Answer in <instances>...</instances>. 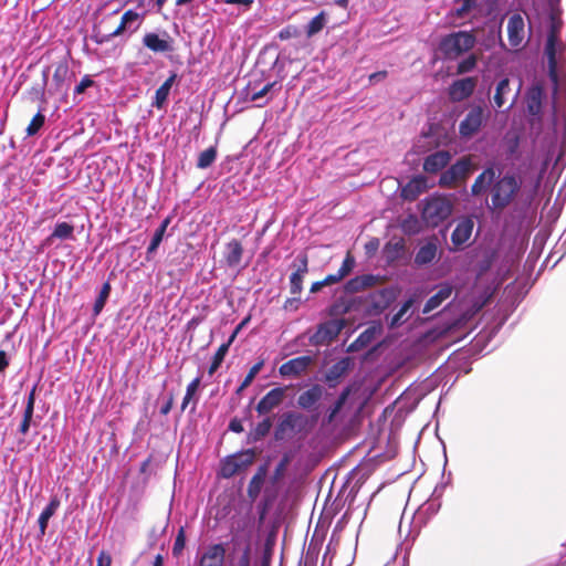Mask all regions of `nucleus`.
Masks as SVG:
<instances>
[{
  "label": "nucleus",
  "instance_id": "f257e3e1",
  "mask_svg": "<svg viewBox=\"0 0 566 566\" xmlns=\"http://www.w3.org/2000/svg\"><path fill=\"white\" fill-rule=\"evenodd\" d=\"M522 187V181L514 174H505L494 179L490 188L491 205L489 209L494 212H502L511 206Z\"/></svg>",
  "mask_w": 566,
  "mask_h": 566
},
{
  "label": "nucleus",
  "instance_id": "f03ea898",
  "mask_svg": "<svg viewBox=\"0 0 566 566\" xmlns=\"http://www.w3.org/2000/svg\"><path fill=\"white\" fill-rule=\"evenodd\" d=\"M421 220L428 228H437L453 212L452 200L444 195H431L420 202Z\"/></svg>",
  "mask_w": 566,
  "mask_h": 566
},
{
  "label": "nucleus",
  "instance_id": "7ed1b4c3",
  "mask_svg": "<svg viewBox=\"0 0 566 566\" xmlns=\"http://www.w3.org/2000/svg\"><path fill=\"white\" fill-rule=\"evenodd\" d=\"M317 421V417L308 416L297 411L284 412L274 429V439L283 441L296 433L308 432Z\"/></svg>",
  "mask_w": 566,
  "mask_h": 566
},
{
  "label": "nucleus",
  "instance_id": "20e7f679",
  "mask_svg": "<svg viewBox=\"0 0 566 566\" xmlns=\"http://www.w3.org/2000/svg\"><path fill=\"white\" fill-rule=\"evenodd\" d=\"M476 43L473 31H457L441 38L439 51L444 60L454 61L470 52Z\"/></svg>",
  "mask_w": 566,
  "mask_h": 566
},
{
  "label": "nucleus",
  "instance_id": "39448f33",
  "mask_svg": "<svg viewBox=\"0 0 566 566\" xmlns=\"http://www.w3.org/2000/svg\"><path fill=\"white\" fill-rule=\"evenodd\" d=\"M256 457L254 449H247L234 454L226 457L220 464L219 475L223 479H230L233 475L245 471L253 464Z\"/></svg>",
  "mask_w": 566,
  "mask_h": 566
},
{
  "label": "nucleus",
  "instance_id": "423d86ee",
  "mask_svg": "<svg viewBox=\"0 0 566 566\" xmlns=\"http://www.w3.org/2000/svg\"><path fill=\"white\" fill-rule=\"evenodd\" d=\"M472 163L470 157H462L444 170L439 178V186L452 188L458 181L465 180L471 171Z\"/></svg>",
  "mask_w": 566,
  "mask_h": 566
},
{
  "label": "nucleus",
  "instance_id": "0eeeda50",
  "mask_svg": "<svg viewBox=\"0 0 566 566\" xmlns=\"http://www.w3.org/2000/svg\"><path fill=\"white\" fill-rule=\"evenodd\" d=\"M545 97V91L539 84L531 86L526 92V109L531 116L530 124L532 126L541 125L543 122V103Z\"/></svg>",
  "mask_w": 566,
  "mask_h": 566
},
{
  "label": "nucleus",
  "instance_id": "6e6552de",
  "mask_svg": "<svg viewBox=\"0 0 566 566\" xmlns=\"http://www.w3.org/2000/svg\"><path fill=\"white\" fill-rule=\"evenodd\" d=\"M344 327L345 319H332L322 323L311 337V343L314 345L328 344L339 335Z\"/></svg>",
  "mask_w": 566,
  "mask_h": 566
},
{
  "label": "nucleus",
  "instance_id": "1a4fd4ad",
  "mask_svg": "<svg viewBox=\"0 0 566 566\" xmlns=\"http://www.w3.org/2000/svg\"><path fill=\"white\" fill-rule=\"evenodd\" d=\"M484 108L480 105L473 106L459 125V133L464 138L475 135L484 122Z\"/></svg>",
  "mask_w": 566,
  "mask_h": 566
},
{
  "label": "nucleus",
  "instance_id": "9d476101",
  "mask_svg": "<svg viewBox=\"0 0 566 566\" xmlns=\"http://www.w3.org/2000/svg\"><path fill=\"white\" fill-rule=\"evenodd\" d=\"M478 85V77L468 76L457 80L448 87V96L451 102L459 103L469 98Z\"/></svg>",
  "mask_w": 566,
  "mask_h": 566
},
{
  "label": "nucleus",
  "instance_id": "9b49d317",
  "mask_svg": "<svg viewBox=\"0 0 566 566\" xmlns=\"http://www.w3.org/2000/svg\"><path fill=\"white\" fill-rule=\"evenodd\" d=\"M557 43L558 33L555 27H552L546 39L544 53L547 59L548 76L553 82H557Z\"/></svg>",
  "mask_w": 566,
  "mask_h": 566
},
{
  "label": "nucleus",
  "instance_id": "f8f14e48",
  "mask_svg": "<svg viewBox=\"0 0 566 566\" xmlns=\"http://www.w3.org/2000/svg\"><path fill=\"white\" fill-rule=\"evenodd\" d=\"M295 271L290 276V292L292 295H300L303 291V280L308 272V256L306 253H301L296 258V263L293 264Z\"/></svg>",
  "mask_w": 566,
  "mask_h": 566
},
{
  "label": "nucleus",
  "instance_id": "ddd939ff",
  "mask_svg": "<svg viewBox=\"0 0 566 566\" xmlns=\"http://www.w3.org/2000/svg\"><path fill=\"white\" fill-rule=\"evenodd\" d=\"M507 39L512 48L517 49L525 38V23L521 13H513L507 21Z\"/></svg>",
  "mask_w": 566,
  "mask_h": 566
},
{
  "label": "nucleus",
  "instance_id": "4468645a",
  "mask_svg": "<svg viewBox=\"0 0 566 566\" xmlns=\"http://www.w3.org/2000/svg\"><path fill=\"white\" fill-rule=\"evenodd\" d=\"M286 387H275L271 389L258 402L255 410L260 416L270 413L273 409L277 408L284 400Z\"/></svg>",
  "mask_w": 566,
  "mask_h": 566
},
{
  "label": "nucleus",
  "instance_id": "2eb2a0df",
  "mask_svg": "<svg viewBox=\"0 0 566 566\" xmlns=\"http://www.w3.org/2000/svg\"><path fill=\"white\" fill-rule=\"evenodd\" d=\"M226 553L227 551L222 543L209 545L200 556L198 566H223Z\"/></svg>",
  "mask_w": 566,
  "mask_h": 566
},
{
  "label": "nucleus",
  "instance_id": "dca6fc26",
  "mask_svg": "<svg viewBox=\"0 0 566 566\" xmlns=\"http://www.w3.org/2000/svg\"><path fill=\"white\" fill-rule=\"evenodd\" d=\"M312 363L313 358L311 356H298L282 364L279 373L283 377H296L305 373Z\"/></svg>",
  "mask_w": 566,
  "mask_h": 566
},
{
  "label": "nucleus",
  "instance_id": "f3484780",
  "mask_svg": "<svg viewBox=\"0 0 566 566\" xmlns=\"http://www.w3.org/2000/svg\"><path fill=\"white\" fill-rule=\"evenodd\" d=\"M451 160V154L448 150H438L423 160L422 168L428 174H437L446 168Z\"/></svg>",
  "mask_w": 566,
  "mask_h": 566
},
{
  "label": "nucleus",
  "instance_id": "a211bd4d",
  "mask_svg": "<svg viewBox=\"0 0 566 566\" xmlns=\"http://www.w3.org/2000/svg\"><path fill=\"white\" fill-rule=\"evenodd\" d=\"M473 220L471 218H462L459 220L455 229L451 234V242L455 248H460L465 244L471 238L473 231Z\"/></svg>",
  "mask_w": 566,
  "mask_h": 566
},
{
  "label": "nucleus",
  "instance_id": "6ab92c4d",
  "mask_svg": "<svg viewBox=\"0 0 566 566\" xmlns=\"http://www.w3.org/2000/svg\"><path fill=\"white\" fill-rule=\"evenodd\" d=\"M144 45L155 53H166L174 51L171 40L161 39L157 33L149 32L143 38Z\"/></svg>",
  "mask_w": 566,
  "mask_h": 566
},
{
  "label": "nucleus",
  "instance_id": "aec40b11",
  "mask_svg": "<svg viewBox=\"0 0 566 566\" xmlns=\"http://www.w3.org/2000/svg\"><path fill=\"white\" fill-rule=\"evenodd\" d=\"M355 258L348 251L337 273L326 275L323 281L326 286L336 284L346 277L355 268Z\"/></svg>",
  "mask_w": 566,
  "mask_h": 566
},
{
  "label": "nucleus",
  "instance_id": "412c9836",
  "mask_svg": "<svg viewBox=\"0 0 566 566\" xmlns=\"http://www.w3.org/2000/svg\"><path fill=\"white\" fill-rule=\"evenodd\" d=\"M324 388L321 385H313L303 391L297 398V405L305 410L314 407L323 397Z\"/></svg>",
  "mask_w": 566,
  "mask_h": 566
},
{
  "label": "nucleus",
  "instance_id": "4be33fe9",
  "mask_svg": "<svg viewBox=\"0 0 566 566\" xmlns=\"http://www.w3.org/2000/svg\"><path fill=\"white\" fill-rule=\"evenodd\" d=\"M495 179V170L493 167L485 168L474 180L471 186V193L473 196H479L490 189L492 182Z\"/></svg>",
  "mask_w": 566,
  "mask_h": 566
},
{
  "label": "nucleus",
  "instance_id": "5701e85b",
  "mask_svg": "<svg viewBox=\"0 0 566 566\" xmlns=\"http://www.w3.org/2000/svg\"><path fill=\"white\" fill-rule=\"evenodd\" d=\"M377 283V277L373 274H363L348 280L345 283V292L357 293L366 289L373 287Z\"/></svg>",
  "mask_w": 566,
  "mask_h": 566
},
{
  "label": "nucleus",
  "instance_id": "b1692460",
  "mask_svg": "<svg viewBox=\"0 0 566 566\" xmlns=\"http://www.w3.org/2000/svg\"><path fill=\"white\" fill-rule=\"evenodd\" d=\"M426 190V177L417 176L412 178L401 189V197L405 200L413 201Z\"/></svg>",
  "mask_w": 566,
  "mask_h": 566
},
{
  "label": "nucleus",
  "instance_id": "393cba45",
  "mask_svg": "<svg viewBox=\"0 0 566 566\" xmlns=\"http://www.w3.org/2000/svg\"><path fill=\"white\" fill-rule=\"evenodd\" d=\"M438 252L437 238L430 239L426 244L421 245L415 255V263L417 265H426L431 263Z\"/></svg>",
  "mask_w": 566,
  "mask_h": 566
},
{
  "label": "nucleus",
  "instance_id": "a878e982",
  "mask_svg": "<svg viewBox=\"0 0 566 566\" xmlns=\"http://www.w3.org/2000/svg\"><path fill=\"white\" fill-rule=\"evenodd\" d=\"M266 475L268 467L266 464H263L258 468L255 474L251 478L247 493L252 501H254L260 495Z\"/></svg>",
  "mask_w": 566,
  "mask_h": 566
},
{
  "label": "nucleus",
  "instance_id": "bb28decb",
  "mask_svg": "<svg viewBox=\"0 0 566 566\" xmlns=\"http://www.w3.org/2000/svg\"><path fill=\"white\" fill-rule=\"evenodd\" d=\"M405 249V240L402 238H394L385 244L382 253L388 263H394L402 256Z\"/></svg>",
  "mask_w": 566,
  "mask_h": 566
},
{
  "label": "nucleus",
  "instance_id": "cd10ccee",
  "mask_svg": "<svg viewBox=\"0 0 566 566\" xmlns=\"http://www.w3.org/2000/svg\"><path fill=\"white\" fill-rule=\"evenodd\" d=\"M452 286L450 284H442L437 293H434L429 300L426 302L423 306V314H429L431 311L439 307L442 302H444L447 298H449L452 294Z\"/></svg>",
  "mask_w": 566,
  "mask_h": 566
},
{
  "label": "nucleus",
  "instance_id": "c85d7f7f",
  "mask_svg": "<svg viewBox=\"0 0 566 566\" xmlns=\"http://www.w3.org/2000/svg\"><path fill=\"white\" fill-rule=\"evenodd\" d=\"M70 76V67L66 61H60L55 64L52 77L54 91L62 93L66 91V81Z\"/></svg>",
  "mask_w": 566,
  "mask_h": 566
},
{
  "label": "nucleus",
  "instance_id": "c756f323",
  "mask_svg": "<svg viewBox=\"0 0 566 566\" xmlns=\"http://www.w3.org/2000/svg\"><path fill=\"white\" fill-rule=\"evenodd\" d=\"M243 247L237 239H232L226 245L224 261L228 266L235 268L241 263Z\"/></svg>",
  "mask_w": 566,
  "mask_h": 566
},
{
  "label": "nucleus",
  "instance_id": "7c9ffc66",
  "mask_svg": "<svg viewBox=\"0 0 566 566\" xmlns=\"http://www.w3.org/2000/svg\"><path fill=\"white\" fill-rule=\"evenodd\" d=\"M177 73L172 72L169 77L156 90L153 106L161 109L167 102L169 92L175 81L177 80Z\"/></svg>",
  "mask_w": 566,
  "mask_h": 566
},
{
  "label": "nucleus",
  "instance_id": "2f4dec72",
  "mask_svg": "<svg viewBox=\"0 0 566 566\" xmlns=\"http://www.w3.org/2000/svg\"><path fill=\"white\" fill-rule=\"evenodd\" d=\"M35 391H36V386H33V388L31 389V391L28 395L27 406H25L24 412H23V419L19 427V432L23 436H25L28 433L30 426H31V421H32V417H33V412H34V405H35Z\"/></svg>",
  "mask_w": 566,
  "mask_h": 566
},
{
  "label": "nucleus",
  "instance_id": "473e14b6",
  "mask_svg": "<svg viewBox=\"0 0 566 566\" xmlns=\"http://www.w3.org/2000/svg\"><path fill=\"white\" fill-rule=\"evenodd\" d=\"M505 155L507 159L520 157V136L515 132H507L503 138Z\"/></svg>",
  "mask_w": 566,
  "mask_h": 566
},
{
  "label": "nucleus",
  "instance_id": "72a5a7b5",
  "mask_svg": "<svg viewBox=\"0 0 566 566\" xmlns=\"http://www.w3.org/2000/svg\"><path fill=\"white\" fill-rule=\"evenodd\" d=\"M73 232V224L69 222H57L53 232L44 240L43 244L50 245L55 238L61 240L72 239Z\"/></svg>",
  "mask_w": 566,
  "mask_h": 566
},
{
  "label": "nucleus",
  "instance_id": "f704fd0d",
  "mask_svg": "<svg viewBox=\"0 0 566 566\" xmlns=\"http://www.w3.org/2000/svg\"><path fill=\"white\" fill-rule=\"evenodd\" d=\"M60 506V500L54 496L51 499L50 503L46 505V507L42 511V513L39 516L38 523H39V532L41 535H44L48 528L49 520L54 515L57 507Z\"/></svg>",
  "mask_w": 566,
  "mask_h": 566
},
{
  "label": "nucleus",
  "instance_id": "c9c22d12",
  "mask_svg": "<svg viewBox=\"0 0 566 566\" xmlns=\"http://www.w3.org/2000/svg\"><path fill=\"white\" fill-rule=\"evenodd\" d=\"M511 92L510 80L507 77L502 78L495 87V93L493 96V106L495 108H501L507 101V95Z\"/></svg>",
  "mask_w": 566,
  "mask_h": 566
},
{
  "label": "nucleus",
  "instance_id": "e433bc0d",
  "mask_svg": "<svg viewBox=\"0 0 566 566\" xmlns=\"http://www.w3.org/2000/svg\"><path fill=\"white\" fill-rule=\"evenodd\" d=\"M272 426V419L270 417H265L249 432L248 439L251 442H258L262 440L270 433Z\"/></svg>",
  "mask_w": 566,
  "mask_h": 566
},
{
  "label": "nucleus",
  "instance_id": "4c0bfd02",
  "mask_svg": "<svg viewBox=\"0 0 566 566\" xmlns=\"http://www.w3.org/2000/svg\"><path fill=\"white\" fill-rule=\"evenodd\" d=\"M347 369L348 358L337 361L326 373V381L329 384L331 387L335 386L338 379L347 371Z\"/></svg>",
  "mask_w": 566,
  "mask_h": 566
},
{
  "label": "nucleus",
  "instance_id": "58836bf2",
  "mask_svg": "<svg viewBox=\"0 0 566 566\" xmlns=\"http://www.w3.org/2000/svg\"><path fill=\"white\" fill-rule=\"evenodd\" d=\"M400 229L407 235H416L422 231V223L416 214H408L399 223Z\"/></svg>",
  "mask_w": 566,
  "mask_h": 566
},
{
  "label": "nucleus",
  "instance_id": "ea45409f",
  "mask_svg": "<svg viewBox=\"0 0 566 566\" xmlns=\"http://www.w3.org/2000/svg\"><path fill=\"white\" fill-rule=\"evenodd\" d=\"M139 19H140L139 13H137V12H135L133 10H127L122 15L120 23L118 24V27L109 35L111 36H117L119 34H122L125 30L130 28L132 23L138 21Z\"/></svg>",
  "mask_w": 566,
  "mask_h": 566
},
{
  "label": "nucleus",
  "instance_id": "a19ab883",
  "mask_svg": "<svg viewBox=\"0 0 566 566\" xmlns=\"http://www.w3.org/2000/svg\"><path fill=\"white\" fill-rule=\"evenodd\" d=\"M326 24V17L325 12H319L317 15H315L307 24L306 27V36L312 38L315 34L319 33Z\"/></svg>",
  "mask_w": 566,
  "mask_h": 566
},
{
  "label": "nucleus",
  "instance_id": "79ce46f5",
  "mask_svg": "<svg viewBox=\"0 0 566 566\" xmlns=\"http://www.w3.org/2000/svg\"><path fill=\"white\" fill-rule=\"evenodd\" d=\"M350 391H352L350 388L347 387L340 392V395L338 396L334 406L329 410V413L327 416L328 422H332L335 419V417L337 416V413L342 410V408L344 407V405L346 403V401L350 395Z\"/></svg>",
  "mask_w": 566,
  "mask_h": 566
},
{
  "label": "nucleus",
  "instance_id": "37998d69",
  "mask_svg": "<svg viewBox=\"0 0 566 566\" xmlns=\"http://www.w3.org/2000/svg\"><path fill=\"white\" fill-rule=\"evenodd\" d=\"M217 158V149L209 147L201 151L198 157L197 168L206 169L210 167Z\"/></svg>",
  "mask_w": 566,
  "mask_h": 566
},
{
  "label": "nucleus",
  "instance_id": "c03bdc74",
  "mask_svg": "<svg viewBox=\"0 0 566 566\" xmlns=\"http://www.w3.org/2000/svg\"><path fill=\"white\" fill-rule=\"evenodd\" d=\"M229 350V344H222L213 355L212 361L209 366L208 374L212 376L218 368L221 366L227 353Z\"/></svg>",
  "mask_w": 566,
  "mask_h": 566
},
{
  "label": "nucleus",
  "instance_id": "a18cd8bd",
  "mask_svg": "<svg viewBox=\"0 0 566 566\" xmlns=\"http://www.w3.org/2000/svg\"><path fill=\"white\" fill-rule=\"evenodd\" d=\"M478 64V56L474 53L469 54L465 59H463L461 62L457 65V75H462L465 73L472 72Z\"/></svg>",
  "mask_w": 566,
  "mask_h": 566
},
{
  "label": "nucleus",
  "instance_id": "49530a36",
  "mask_svg": "<svg viewBox=\"0 0 566 566\" xmlns=\"http://www.w3.org/2000/svg\"><path fill=\"white\" fill-rule=\"evenodd\" d=\"M111 293V285L108 282L104 283L102 286V290L95 300L94 306H93V313L95 316H97L102 310L104 308L106 301Z\"/></svg>",
  "mask_w": 566,
  "mask_h": 566
},
{
  "label": "nucleus",
  "instance_id": "de8ad7c7",
  "mask_svg": "<svg viewBox=\"0 0 566 566\" xmlns=\"http://www.w3.org/2000/svg\"><path fill=\"white\" fill-rule=\"evenodd\" d=\"M200 382H201L200 377H196L195 379H192L188 384L187 389H186V395H185V397L182 399V402H181V411L186 410V408L188 407L189 402L192 400V398L197 394V391H198V389L200 387Z\"/></svg>",
  "mask_w": 566,
  "mask_h": 566
},
{
  "label": "nucleus",
  "instance_id": "09e8293b",
  "mask_svg": "<svg viewBox=\"0 0 566 566\" xmlns=\"http://www.w3.org/2000/svg\"><path fill=\"white\" fill-rule=\"evenodd\" d=\"M353 303L350 301H346L344 298H340L336 301L331 307H329V315L331 316H343L346 313H348L352 310Z\"/></svg>",
  "mask_w": 566,
  "mask_h": 566
},
{
  "label": "nucleus",
  "instance_id": "8fccbe9b",
  "mask_svg": "<svg viewBox=\"0 0 566 566\" xmlns=\"http://www.w3.org/2000/svg\"><path fill=\"white\" fill-rule=\"evenodd\" d=\"M44 122H45V116L41 112H38L33 116V118L31 119L30 124L27 127V135L33 136V135L38 134V132L44 125Z\"/></svg>",
  "mask_w": 566,
  "mask_h": 566
},
{
  "label": "nucleus",
  "instance_id": "3c124183",
  "mask_svg": "<svg viewBox=\"0 0 566 566\" xmlns=\"http://www.w3.org/2000/svg\"><path fill=\"white\" fill-rule=\"evenodd\" d=\"M411 305H412V300L406 301L402 304V306L400 307V310L391 317V319L389 322V326L390 327L399 326L403 321V316L410 310Z\"/></svg>",
  "mask_w": 566,
  "mask_h": 566
},
{
  "label": "nucleus",
  "instance_id": "603ef678",
  "mask_svg": "<svg viewBox=\"0 0 566 566\" xmlns=\"http://www.w3.org/2000/svg\"><path fill=\"white\" fill-rule=\"evenodd\" d=\"M231 566H251V546L250 544H247L244 548L242 549L238 560L233 563V560H230Z\"/></svg>",
  "mask_w": 566,
  "mask_h": 566
},
{
  "label": "nucleus",
  "instance_id": "864d4df0",
  "mask_svg": "<svg viewBox=\"0 0 566 566\" xmlns=\"http://www.w3.org/2000/svg\"><path fill=\"white\" fill-rule=\"evenodd\" d=\"M185 545H186L185 531H184V528H180L175 538V543L172 546V555L175 557H178L181 554L182 549L185 548Z\"/></svg>",
  "mask_w": 566,
  "mask_h": 566
},
{
  "label": "nucleus",
  "instance_id": "5fc2aeb1",
  "mask_svg": "<svg viewBox=\"0 0 566 566\" xmlns=\"http://www.w3.org/2000/svg\"><path fill=\"white\" fill-rule=\"evenodd\" d=\"M478 6V0H462V4L454 12L457 18L465 17L472 9Z\"/></svg>",
  "mask_w": 566,
  "mask_h": 566
},
{
  "label": "nucleus",
  "instance_id": "6e6d98bb",
  "mask_svg": "<svg viewBox=\"0 0 566 566\" xmlns=\"http://www.w3.org/2000/svg\"><path fill=\"white\" fill-rule=\"evenodd\" d=\"M300 33L301 32L297 27L290 24V25H286L285 28H283L279 32L277 38L282 41H285V40L298 36Z\"/></svg>",
  "mask_w": 566,
  "mask_h": 566
},
{
  "label": "nucleus",
  "instance_id": "4d7b16f0",
  "mask_svg": "<svg viewBox=\"0 0 566 566\" xmlns=\"http://www.w3.org/2000/svg\"><path fill=\"white\" fill-rule=\"evenodd\" d=\"M264 361L260 360L256 364H254L249 373L247 374L245 378L243 379V386H250L256 375L260 373V370L263 368Z\"/></svg>",
  "mask_w": 566,
  "mask_h": 566
},
{
  "label": "nucleus",
  "instance_id": "13d9d810",
  "mask_svg": "<svg viewBox=\"0 0 566 566\" xmlns=\"http://www.w3.org/2000/svg\"><path fill=\"white\" fill-rule=\"evenodd\" d=\"M291 462V458L289 454H284L281 461L277 463L275 470H274V478L280 479L283 476L287 465Z\"/></svg>",
  "mask_w": 566,
  "mask_h": 566
},
{
  "label": "nucleus",
  "instance_id": "bf43d9fd",
  "mask_svg": "<svg viewBox=\"0 0 566 566\" xmlns=\"http://www.w3.org/2000/svg\"><path fill=\"white\" fill-rule=\"evenodd\" d=\"M94 83L95 82L88 75L83 76L81 82L75 86L74 94H83L86 88L92 87Z\"/></svg>",
  "mask_w": 566,
  "mask_h": 566
},
{
  "label": "nucleus",
  "instance_id": "052dcab7",
  "mask_svg": "<svg viewBox=\"0 0 566 566\" xmlns=\"http://www.w3.org/2000/svg\"><path fill=\"white\" fill-rule=\"evenodd\" d=\"M163 239H164V235L160 232L155 231L154 237H153V239L150 241V244L147 248V254L148 255L154 253L158 249V247L161 243Z\"/></svg>",
  "mask_w": 566,
  "mask_h": 566
},
{
  "label": "nucleus",
  "instance_id": "680f3d73",
  "mask_svg": "<svg viewBox=\"0 0 566 566\" xmlns=\"http://www.w3.org/2000/svg\"><path fill=\"white\" fill-rule=\"evenodd\" d=\"M276 83L275 82H272V83H268L266 85H264L260 91L253 93L250 97V99L252 102H256L259 101L260 98L264 97L272 88L273 86L275 85Z\"/></svg>",
  "mask_w": 566,
  "mask_h": 566
},
{
  "label": "nucleus",
  "instance_id": "e2e57ef3",
  "mask_svg": "<svg viewBox=\"0 0 566 566\" xmlns=\"http://www.w3.org/2000/svg\"><path fill=\"white\" fill-rule=\"evenodd\" d=\"M96 566H112V556L106 551H101L97 560Z\"/></svg>",
  "mask_w": 566,
  "mask_h": 566
},
{
  "label": "nucleus",
  "instance_id": "0e129e2a",
  "mask_svg": "<svg viewBox=\"0 0 566 566\" xmlns=\"http://www.w3.org/2000/svg\"><path fill=\"white\" fill-rule=\"evenodd\" d=\"M174 401H175V395L171 392V394H169L167 401L161 406L160 413L164 416L168 415L174 406Z\"/></svg>",
  "mask_w": 566,
  "mask_h": 566
},
{
  "label": "nucleus",
  "instance_id": "69168bd1",
  "mask_svg": "<svg viewBox=\"0 0 566 566\" xmlns=\"http://www.w3.org/2000/svg\"><path fill=\"white\" fill-rule=\"evenodd\" d=\"M229 429L235 433H241L244 430L241 420L238 418L230 421Z\"/></svg>",
  "mask_w": 566,
  "mask_h": 566
},
{
  "label": "nucleus",
  "instance_id": "338daca9",
  "mask_svg": "<svg viewBox=\"0 0 566 566\" xmlns=\"http://www.w3.org/2000/svg\"><path fill=\"white\" fill-rule=\"evenodd\" d=\"M228 4H238L244 7V10H248L253 4V0H224Z\"/></svg>",
  "mask_w": 566,
  "mask_h": 566
},
{
  "label": "nucleus",
  "instance_id": "774afa93",
  "mask_svg": "<svg viewBox=\"0 0 566 566\" xmlns=\"http://www.w3.org/2000/svg\"><path fill=\"white\" fill-rule=\"evenodd\" d=\"M387 71H378L369 75V81L371 83H376L378 81L385 80L387 77Z\"/></svg>",
  "mask_w": 566,
  "mask_h": 566
}]
</instances>
